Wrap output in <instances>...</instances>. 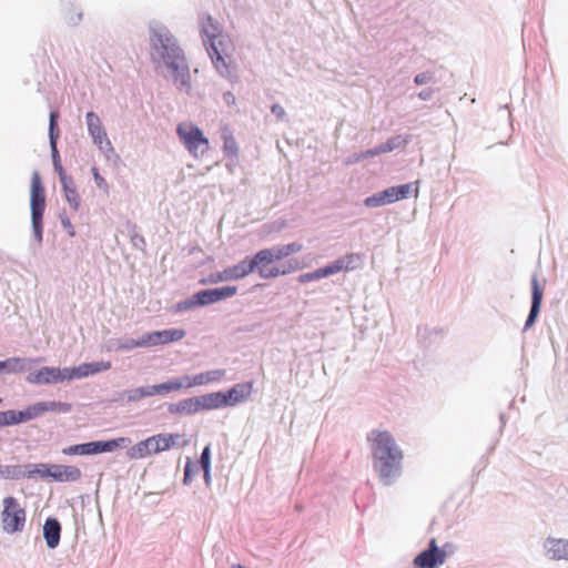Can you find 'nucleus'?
I'll return each instance as SVG.
<instances>
[{"label":"nucleus","instance_id":"41","mask_svg":"<svg viewBox=\"0 0 568 568\" xmlns=\"http://www.w3.org/2000/svg\"><path fill=\"white\" fill-rule=\"evenodd\" d=\"M430 80H432V74L429 72L419 73L414 79L415 83L418 85L426 84Z\"/></svg>","mask_w":568,"mask_h":568},{"label":"nucleus","instance_id":"24","mask_svg":"<svg viewBox=\"0 0 568 568\" xmlns=\"http://www.w3.org/2000/svg\"><path fill=\"white\" fill-rule=\"evenodd\" d=\"M51 469V479L58 483H73L82 477V473L77 466L52 464Z\"/></svg>","mask_w":568,"mask_h":568},{"label":"nucleus","instance_id":"32","mask_svg":"<svg viewBox=\"0 0 568 568\" xmlns=\"http://www.w3.org/2000/svg\"><path fill=\"white\" fill-rule=\"evenodd\" d=\"M51 465L52 464H36L27 466V473H31L27 478H33L34 476H39L41 478H51Z\"/></svg>","mask_w":568,"mask_h":568},{"label":"nucleus","instance_id":"5","mask_svg":"<svg viewBox=\"0 0 568 568\" xmlns=\"http://www.w3.org/2000/svg\"><path fill=\"white\" fill-rule=\"evenodd\" d=\"M181 440H183L182 445L187 443L184 436L178 433L153 435L129 448L126 456L130 459H142L153 454L166 452L180 445Z\"/></svg>","mask_w":568,"mask_h":568},{"label":"nucleus","instance_id":"34","mask_svg":"<svg viewBox=\"0 0 568 568\" xmlns=\"http://www.w3.org/2000/svg\"><path fill=\"white\" fill-rule=\"evenodd\" d=\"M22 359L13 357L7 361H0V372L3 369H8L11 373H17L23 371Z\"/></svg>","mask_w":568,"mask_h":568},{"label":"nucleus","instance_id":"17","mask_svg":"<svg viewBox=\"0 0 568 568\" xmlns=\"http://www.w3.org/2000/svg\"><path fill=\"white\" fill-rule=\"evenodd\" d=\"M186 333L184 329L172 328L145 333L142 335V337L145 347H153L168 343L179 342L183 339Z\"/></svg>","mask_w":568,"mask_h":568},{"label":"nucleus","instance_id":"8","mask_svg":"<svg viewBox=\"0 0 568 568\" xmlns=\"http://www.w3.org/2000/svg\"><path fill=\"white\" fill-rule=\"evenodd\" d=\"M1 525L3 531L14 534L22 531L26 525L27 514L17 498L8 496L2 500Z\"/></svg>","mask_w":568,"mask_h":568},{"label":"nucleus","instance_id":"21","mask_svg":"<svg viewBox=\"0 0 568 568\" xmlns=\"http://www.w3.org/2000/svg\"><path fill=\"white\" fill-rule=\"evenodd\" d=\"M171 382H165L161 384H156L153 386L148 387H138L134 389H131L126 393V397L129 402H139L142 398L151 397L154 395H164L168 393L173 392L171 388Z\"/></svg>","mask_w":568,"mask_h":568},{"label":"nucleus","instance_id":"48","mask_svg":"<svg viewBox=\"0 0 568 568\" xmlns=\"http://www.w3.org/2000/svg\"><path fill=\"white\" fill-rule=\"evenodd\" d=\"M231 568H245V567H243V566H242V565H240V564H236V565H233Z\"/></svg>","mask_w":568,"mask_h":568},{"label":"nucleus","instance_id":"15","mask_svg":"<svg viewBox=\"0 0 568 568\" xmlns=\"http://www.w3.org/2000/svg\"><path fill=\"white\" fill-rule=\"evenodd\" d=\"M88 131L93 140V143L103 153L113 152V146L108 138L101 119L94 112H88L85 115Z\"/></svg>","mask_w":568,"mask_h":568},{"label":"nucleus","instance_id":"20","mask_svg":"<svg viewBox=\"0 0 568 568\" xmlns=\"http://www.w3.org/2000/svg\"><path fill=\"white\" fill-rule=\"evenodd\" d=\"M27 381L30 384H55L65 381L64 368L42 367L41 369L28 375Z\"/></svg>","mask_w":568,"mask_h":568},{"label":"nucleus","instance_id":"36","mask_svg":"<svg viewBox=\"0 0 568 568\" xmlns=\"http://www.w3.org/2000/svg\"><path fill=\"white\" fill-rule=\"evenodd\" d=\"M88 367L89 375H94L111 368V362H95V363H85Z\"/></svg>","mask_w":568,"mask_h":568},{"label":"nucleus","instance_id":"37","mask_svg":"<svg viewBox=\"0 0 568 568\" xmlns=\"http://www.w3.org/2000/svg\"><path fill=\"white\" fill-rule=\"evenodd\" d=\"M91 171H92V175H93L97 186L100 190L108 192V190H109L108 183H106L105 179L99 173V170L94 166V168H92Z\"/></svg>","mask_w":568,"mask_h":568},{"label":"nucleus","instance_id":"26","mask_svg":"<svg viewBox=\"0 0 568 568\" xmlns=\"http://www.w3.org/2000/svg\"><path fill=\"white\" fill-rule=\"evenodd\" d=\"M406 143H407V139H405L400 135H397V136L389 139L385 143L381 144L379 146H377L373 150H367L366 152L363 153L362 158L367 159V158H373V156L379 155L382 153H388L395 149H398V148L405 145Z\"/></svg>","mask_w":568,"mask_h":568},{"label":"nucleus","instance_id":"7","mask_svg":"<svg viewBox=\"0 0 568 568\" xmlns=\"http://www.w3.org/2000/svg\"><path fill=\"white\" fill-rule=\"evenodd\" d=\"M30 206L33 232L37 240L40 242L42 240V219L45 210V192L37 171L33 172L31 176Z\"/></svg>","mask_w":568,"mask_h":568},{"label":"nucleus","instance_id":"23","mask_svg":"<svg viewBox=\"0 0 568 568\" xmlns=\"http://www.w3.org/2000/svg\"><path fill=\"white\" fill-rule=\"evenodd\" d=\"M363 256L358 253H347L327 265L329 275L339 272H349L359 267Z\"/></svg>","mask_w":568,"mask_h":568},{"label":"nucleus","instance_id":"43","mask_svg":"<svg viewBox=\"0 0 568 568\" xmlns=\"http://www.w3.org/2000/svg\"><path fill=\"white\" fill-rule=\"evenodd\" d=\"M272 113L277 116V119H283L285 116V110L280 104H273Z\"/></svg>","mask_w":568,"mask_h":568},{"label":"nucleus","instance_id":"31","mask_svg":"<svg viewBox=\"0 0 568 568\" xmlns=\"http://www.w3.org/2000/svg\"><path fill=\"white\" fill-rule=\"evenodd\" d=\"M548 552L552 559H568V541L561 539L550 541Z\"/></svg>","mask_w":568,"mask_h":568},{"label":"nucleus","instance_id":"13","mask_svg":"<svg viewBox=\"0 0 568 568\" xmlns=\"http://www.w3.org/2000/svg\"><path fill=\"white\" fill-rule=\"evenodd\" d=\"M253 382H246L234 385L227 392L212 393L214 403L217 404L216 409L225 406H235L247 400L253 393Z\"/></svg>","mask_w":568,"mask_h":568},{"label":"nucleus","instance_id":"47","mask_svg":"<svg viewBox=\"0 0 568 568\" xmlns=\"http://www.w3.org/2000/svg\"><path fill=\"white\" fill-rule=\"evenodd\" d=\"M225 100H226L227 102H230V101H231V102H234V100H235V99H234V95H233L231 92H227V93L225 94Z\"/></svg>","mask_w":568,"mask_h":568},{"label":"nucleus","instance_id":"11","mask_svg":"<svg viewBox=\"0 0 568 568\" xmlns=\"http://www.w3.org/2000/svg\"><path fill=\"white\" fill-rule=\"evenodd\" d=\"M248 262L250 265H252V272L257 271L262 278H274L280 275H286L297 268V265L293 266L291 264L288 267L283 268L278 266L270 267L268 265L275 262L270 248L258 251Z\"/></svg>","mask_w":568,"mask_h":568},{"label":"nucleus","instance_id":"49","mask_svg":"<svg viewBox=\"0 0 568 568\" xmlns=\"http://www.w3.org/2000/svg\"><path fill=\"white\" fill-rule=\"evenodd\" d=\"M2 403V398H0V404Z\"/></svg>","mask_w":568,"mask_h":568},{"label":"nucleus","instance_id":"40","mask_svg":"<svg viewBox=\"0 0 568 568\" xmlns=\"http://www.w3.org/2000/svg\"><path fill=\"white\" fill-rule=\"evenodd\" d=\"M57 119H58V112L52 111L50 113V125H49L50 139H51L52 144H54V130L57 128Z\"/></svg>","mask_w":568,"mask_h":568},{"label":"nucleus","instance_id":"29","mask_svg":"<svg viewBox=\"0 0 568 568\" xmlns=\"http://www.w3.org/2000/svg\"><path fill=\"white\" fill-rule=\"evenodd\" d=\"M0 475L7 479L27 478L31 473H27V466L7 465L0 467Z\"/></svg>","mask_w":568,"mask_h":568},{"label":"nucleus","instance_id":"38","mask_svg":"<svg viewBox=\"0 0 568 568\" xmlns=\"http://www.w3.org/2000/svg\"><path fill=\"white\" fill-rule=\"evenodd\" d=\"M200 464H201L202 469L210 468V465H211V450H210V446L204 447V449H203V452L201 454Z\"/></svg>","mask_w":568,"mask_h":568},{"label":"nucleus","instance_id":"19","mask_svg":"<svg viewBox=\"0 0 568 568\" xmlns=\"http://www.w3.org/2000/svg\"><path fill=\"white\" fill-rule=\"evenodd\" d=\"M446 558L445 551L438 548L436 539H432L429 548L422 551L415 559L414 564L419 568H435L444 564Z\"/></svg>","mask_w":568,"mask_h":568},{"label":"nucleus","instance_id":"12","mask_svg":"<svg viewBox=\"0 0 568 568\" xmlns=\"http://www.w3.org/2000/svg\"><path fill=\"white\" fill-rule=\"evenodd\" d=\"M413 192V184L407 183L398 186L388 187L379 193L368 196L365 200V205L368 207L382 206L390 204L399 200L407 199ZM415 196L418 194V187L414 189Z\"/></svg>","mask_w":568,"mask_h":568},{"label":"nucleus","instance_id":"27","mask_svg":"<svg viewBox=\"0 0 568 568\" xmlns=\"http://www.w3.org/2000/svg\"><path fill=\"white\" fill-rule=\"evenodd\" d=\"M61 526L54 518L45 520L43 526V535L49 548H55L60 542Z\"/></svg>","mask_w":568,"mask_h":568},{"label":"nucleus","instance_id":"16","mask_svg":"<svg viewBox=\"0 0 568 568\" xmlns=\"http://www.w3.org/2000/svg\"><path fill=\"white\" fill-rule=\"evenodd\" d=\"M251 273H253L252 265H250V262L247 260H243L231 267H227L221 272L211 274L207 278L201 280L200 283L201 284H207V283L217 284L221 282L240 280Z\"/></svg>","mask_w":568,"mask_h":568},{"label":"nucleus","instance_id":"25","mask_svg":"<svg viewBox=\"0 0 568 568\" xmlns=\"http://www.w3.org/2000/svg\"><path fill=\"white\" fill-rule=\"evenodd\" d=\"M55 168L59 171L60 182L62 184L67 202L69 203L70 207L73 211H78L79 207H80L81 199H80V195H79V193L77 191V187H75V185L73 183V180L71 179V176H68L63 172L61 165H57L55 164Z\"/></svg>","mask_w":568,"mask_h":568},{"label":"nucleus","instance_id":"33","mask_svg":"<svg viewBox=\"0 0 568 568\" xmlns=\"http://www.w3.org/2000/svg\"><path fill=\"white\" fill-rule=\"evenodd\" d=\"M64 374H65V381H71V379L83 378V377L89 376V371L84 363L77 367L64 368Z\"/></svg>","mask_w":568,"mask_h":568},{"label":"nucleus","instance_id":"18","mask_svg":"<svg viewBox=\"0 0 568 568\" xmlns=\"http://www.w3.org/2000/svg\"><path fill=\"white\" fill-rule=\"evenodd\" d=\"M236 292V286H223L219 288L199 291L194 294L195 303H197V306H206L222 300L230 298L234 296Z\"/></svg>","mask_w":568,"mask_h":568},{"label":"nucleus","instance_id":"1","mask_svg":"<svg viewBox=\"0 0 568 568\" xmlns=\"http://www.w3.org/2000/svg\"><path fill=\"white\" fill-rule=\"evenodd\" d=\"M371 444L373 466L385 485L399 475L404 454L388 430L373 429L367 435Z\"/></svg>","mask_w":568,"mask_h":568},{"label":"nucleus","instance_id":"2","mask_svg":"<svg viewBox=\"0 0 568 568\" xmlns=\"http://www.w3.org/2000/svg\"><path fill=\"white\" fill-rule=\"evenodd\" d=\"M200 23L203 34L209 39V53L216 70L221 74L229 75L231 71L226 62V58L230 55V40L226 37L220 34L219 24L212 19L211 16H202Z\"/></svg>","mask_w":568,"mask_h":568},{"label":"nucleus","instance_id":"44","mask_svg":"<svg viewBox=\"0 0 568 568\" xmlns=\"http://www.w3.org/2000/svg\"><path fill=\"white\" fill-rule=\"evenodd\" d=\"M190 480H191V460L189 459L185 465L183 481H184V484H187V483H190Z\"/></svg>","mask_w":568,"mask_h":568},{"label":"nucleus","instance_id":"6","mask_svg":"<svg viewBox=\"0 0 568 568\" xmlns=\"http://www.w3.org/2000/svg\"><path fill=\"white\" fill-rule=\"evenodd\" d=\"M176 134L187 150L194 158H202L210 150V141L204 135L203 131L192 122H182L176 126Z\"/></svg>","mask_w":568,"mask_h":568},{"label":"nucleus","instance_id":"42","mask_svg":"<svg viewBox=\"0 0 568 568\" xmlns=\"http://www.w3.org/2000/svg\"><path fill=\"white\" fill-rule=\"evenodd\" d=\"M313 275H314V280H320V278H323V277H327V276H331L329 275V272H328V268H327V265L324 266V267H321V268H317L315 271H313Z\"/></svg>","mask_w":568,"mask_h":568},{"label":"nucleus","instance_id":"4","mask_svg":"<svg viewBox=\"0 0 568 568\" xmlns=\"http://www.w3.org/2000/svg\"><path fill=\"white\" fill-rule=\"evenodd\" d=\"M71 408V404L64 402H39L23 410L10 409L0 412V427L27 423L48 412L68 413Z\"/></svg>","mask_w":568,"mask_h":568},{"label":"nucleus","instance_id":"9","mask_svg":"<svg viewBox=\"0 0 568 568\" xmlns=\"http://www.w3.org/2000/svg\"><path fill=\"white\" fill-rule=\"evenodd\" d=\"M213 394H205L194 397L184 398L178 403L170 404L168 412L171 415L183 416V415H195L203 410L216 409Z\"/></svg>","mask_w":568,"mask_h":568},{"label":"nucleus","instance_id":"39","mask_svg":"<svg viewBox=\"0 0 568 568\" xmlns=\"http://www.w3.org/2000/svg\"><path fill=\"white\" fill-rule=\"evenodd\" d=\"M194 307H197V303H195V296L193 295L191 298L180 302L176 305V311L181 312V311L191 310Z\"/></svg>","mask_w":568,"mask_h":568},{"label":"nucleus","instance_id":"46","mask_svg":"<svg viewBox=\"0 0 568 568\" xmlns=\"http://www.w3.org/2000/svg\"><path fill=\"white\" fill-rule=\"evenodd\" d=\"M203 471H204V480H205V484H206V485H210V484H211V473H210V468L203 469Z\"/></svg>","mask_w":568,"mask_h":568},{"label":"nucleus","instance_id":"28","mask_svg":"<svg viewBox=\"0 0 568 568\" xmlns=\"http://www.w3.org/2000/svg\"><path fill=\"white\" fill-rule=\"evenodd\" d=\"M303 250V245L298 242L290 243L286 245L274 246L270 248L275 262L281 261L292 254L298 253Z\"/></svg>","mask_w":568,"mask_h":568},{"label":"nucleus","instance_id":"10","mask_svg":"<svg viewBox=\"0 0 568 568\" xmlns=\"http://www.w3.org/2000/svg\"><path fill=\"white\" fill-rule=\"evenodd\" d=\"M131 440L126 437H119L106 442H90L77 444L62 449L64 455H94L113 452L116 448L126 446Z\"/></svg>","mask_w":568,"mask_h":568},{"label":"nucleus","instance_id":"22","mask_svg":"<svg viewBox=\"0 0 568 568\" xmlns=\"http://www.w3.org/2000/svg\"><path fill=\"white\" fill-rule=\"evenodd\" d=\"M544 297V287L539 284L537 275L531 278V308L528 318L525 323V329L530 328L540 312Z\"/></svg>","mask_w":568,"mask_h":568},{"label":"nucleus","instance_id":"45","mask_svg":"<svg viewBox=\"0 0 568 568\" xmlns=\"http://www.w3.org/2000/svg\"><path fill=\"white\" fill-rule=\"evenodd\" d=\"M298 281H300L301 283H306V282L315 281V280H314L313 272L302 274V275L298 277Z\"/></svg>","mask_w":568,"mask_h":568},{"label":"nucleus","instance_id":"35","mask_svg":"<svg viewBox=\"0 0 568 568\" xmlns=\"http://www.w3.org/2000/svg\"><path fill=\"white\" fill-rule=\"evenodd\" d=\"M141 347H145L142 336L139 339L125 338L123 341H120L116 346V349L118 351H132L134 348H141Z\"/></svg>","mask_w":568,"mask_h":568},{"label":"nucleus","instance_id":"30","mask_svg":"<svg viewBox=\"0 0 568 568\" xmlns=\"http://www.w3.org/2000/svg\"><path fill=\"white\" fill-rule=\"evenodd\" d=\"M223 151L227 156H236L239 154V144L232 132L225 128L222 131Z\"/></svg>","mask_w":568,"mask_h":568},{"label":"nucleus","instance_id":"3","mask_svg":"<svg viewBox=\"0 0 568 568\" xmlns=\"http://www.w3.org/2000/svg\"><path fill=\"white\" fill-rule=\"evenodd\" d=\"M151 44L174 75L183 77L187 72V64L182 50L175 44L171 34L154 31L151 36Z\"/></svg>","mask_w":568,"mask_h":568},{"label":"nucleus","instance_id":"14","mask_svg":"<svg viewBox=\"0 0 568 568\" xmlns=\"http://www.w3.org/2000/svg\"><path fill=\"white\" fill-rule=\"evenodd\" d=\"M225 377L224 369H213L196 374L194 376H182L180 378L171 379V388L173 392H179L182 388H193L197 386L217 383Z\"/></svg>","mask_w":568,"mask_h":568}]
</instances>
